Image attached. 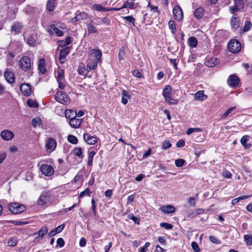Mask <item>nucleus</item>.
Instances as JSON below:
<instances>
[{
  "label": "nucleus",
  "mask_w": 252,
  "mask_h": 252,
  "mask_svg": "<svg viewBox=\"0 0 252 252\" xmlns=\"http://www.w3.org/2000/svg\"><path fill=\"white\" fill-rule=\"evenodd\" d=\"M101 56L102 54L99 50H91L89 54V59L87 62V65L84 69L86 71L95 69L97 67L98 63L101 60Z\"/></svg>",
  "instance_id": "obj_1"
},
{
  "label": "nucleus",
  "mask_w": 252,
  "mask_h": 252,
  "mask_svg": "<svg viewBox=\"0 0 252 252\" xmlns=\"http://www.w3.org/2000/svg\"><path fill=\"white\" fill-rule=\"evenodd\" d=\"M9 210L13 214H17L24 212L26 207L18 203H11L8 205Z\"/></svg>",
  "instance_id": "obj_2"
},
{
  "label": "nucleus",
  "mask_w": 252,
  "mask_h": 252,
  "mask_svg": "<svg viewBox=\"0 0 252 252\" xmlns=\"http://www.w3.org/2000/svg\"><path fill=\"white\" fill-rule=\"evenodd\" d=\"M227 48L229 51L236 54L240 51L241 46L240 43L238 40L233 39L229 42Z\"/></svg>",
  "instance_id": "obj_3"
},
{
  "label": "nucleus",
  "mask_w": 252,
  "mask_h": 252,
  "mask_svg": "<svg viewBox=\"0 0 252 252\" xmlns=\"http://www.w3.org/2000/svg\"><path fill=\"white\" fill-rule=\"evenodd\" d=\"M55 99L58 102L63 105H67L70 102L69 97L61 91H59L56 93Z\"/></svg>",
  "instance_id": "obj_4"
},
{
  "label": "nucleus",
  "mask_w": 252,
  "mask_h": 252,
  "mask_svg": "<svg viewBox=\"0 0 252 252\" xmlns=\"http://www.w3.org/2000/svg\"><path fill=\"white\" fill-rule=\"evenodd\" d=\"M57 146L56 140L52 138H48L46 140L45 149L48 153H51L54 151Z\"/></svg>",
  "instance_id": "obj_5"
},
{
  "label": "nucleus",
  "mask_w": 252,
  "mask_h": 252,
  "mask_svg": "<svg viewBox=\"0 0 252 252\" xmlns=\"http://www.w3.org/2000/svg\"><path fill=\"white\" fill-rule=\"evenodd\" d=\"M20 65L21 68L25 71L29 70L31 67L30 59L27 56L23 57L20 61Z\"/></svg>",
  "instance_id": "obj_6"
},
{
  "label": "nucleus",
  "mask_w": 252,
  "mask_h": 252,
  "mask_svg": "<svg viewBox=\"0 0 252 252\" xmlns=\"http://www.w3.org/2000/svg\"><path fill=\"white\" fill-rule=\"evenodd\" d=\"M234 6L230 7L229 10L231 13L237 11H242L244 9V2L243 0H234Z\"/></svg>",
  "instance_id": "obj_7"
},
{
  "label": "nucleus",
  "mask_w": 252,
  "mask_h": 252,
  "mask_svg": "<svg viewBox=\"0 0 252 252\" xmlns=\"http://www.w3.org/2000/svg\"><path fill=\"white\" fill-rule=\"evenodd\" d=\"M41 172L46 176H51L54 173L53 167L47 164H43L40 168Z\"/></svg>",
  "instance_id": "obj_8"
},
{
  "label": "nucleus",
  "mask_w": 252,
  "mask_h": 252,
  "mask_svg": "<svg viewBox=\"0 0 252 252\" xmlns=\"http://www.w3.org/2000/svg\"><path fill=\"white\" fill-rule=\"evenodd\" d=\"M50 195L47 192H42L40 195L37 204L40 206H44L48 203L49 201Z\"/></svg>",
  "instance_id": "obj_9"
},
{
  "label": "nucleus",
  "mask_w": 252,
  "mask_h": 252,
  "mask_svg": "<svg viewBox=\"0 0 252 252\" xmlns=\"http://www.w3.org/2000/svg\"><path fill=\"white\" fill-rule=\"evenodd\" d=\"M239 83V78L234 75H230L227 79L228 85L233 88L237 87Z\"/></svg>",
  "instance_id": "obj_10"
},
{
  "label": "nucleus",
  "mask_w": 252,
  "mask_h": 252,
  "mask_svg": "<svg viewBox=\"0 0 252 252\" xmlns=\"http://www.w3.org/2000/svg\"><path fill=\"white\" fill-rule=\"evenodd\" d=\"M173 14L175 19L178 21L181 20L183 17V11L179 6H175L173 9Z\"/></svg>",
  "instance_id": "obj_11"
},
{
  "label": "nucleus",
  "mask_w": 252,
  "mask_h": 252,
  "mask_svg": "<svg viewBox=\"0 0 252 252\" xmlns=\"http://www.w3.org/2000/svg\"><path fill=\"white\" fill-rule=\"evenodd\" d=\"M70 52V47H65L60 51L59 61L61 63H63L65 61L66 56Z\"/></svg>",
  "instance_id": "obj_12"
},
{
  "label": "nucleus",
  "mask_w": 252,
  "mask_h": 252,
  "mask_svg": "<svg viewBox=\"0 0 252 252\" xmlns=\"http://www.w3.org/2000/svg\"><path fill=\"white\" fill-rule=\"evenodd\" d=\"M14 133L9 130H4L1 132L0 136L4 140L8 141L14 137Z\"/></svg>",
  "instance_id": "obj_13"
},
{
  "label": "nucleus",
  "mask_w": 252,
  "mask_h": 252,
  "mask_svg": "<svg viewBox=\"0 0 252 252\" xmlns=\"http://www.w3.org/2000/svg\"><path fill=\"white\" fill-rule=\"evenodd\" d=\"M20 90L22 93L26 96H29L32 93L31 86L29 84L23 83L20 86Z\"/></svg>",
  "instance_id": "obj_14"
},
{
  "label": "nucleus",
  "mask_w": 252,
  "mask_h": 252,
  "mask_svg": "<svg viewBox=\"0 0 252 252\" xmlns=\"http://www.w3.org/2000/svg\"><path fill=\"white\" fill-rule=\"evenodd\" d=\"M4 77L6 81L10 84L13 83L15 82V79L14 73L8 69L5 71Z\"/></svg>",
  "instance_id": "obj_15"
},
{
  "label": "nucleus",
  "mask_w": 252,
  "mask_h": 252,
  "mask_svg": "<svg viewBox=\"0 0 252 252\" xmlns=\"http://www.w3.org/2000/svg\"><path fill=\"white\" fill-rule=\"evenodd\" d=\"M84 139L90 145H93L97 142L96 137L94 136H91L90 134L85 133L84 134Z\"/></svg>",
  "instance_id": "obj_16"
},
{
  "label": "nucleus",
  "mask_w": 252,
  "mask_h": 252,
  "mask_svg": "<svg viewBox=\"0 0 252 252\" xmlns=\"http://www.w3.org/2000/svg\"><path fill=\"white\" fill-rule=\"evenodd\" d=\"M159 210L164 214H170L175 212V209L171 205H163L159 208Z\"/></svg>",
  "instance_id": "obj_17"
},
{
  "label": "nucleus",
  "mask_w": 252,
  "mask_h": 252,
  "mask_svg": "<svg viewBox=\"0 0 252 252\" xmlns=\"http://www.w3.org/2000/svg\"><path fill=\"white\" fill-rule=\"evenodd\" d=\"M231 26L234 29H237L240 26V20L237 15H234L231 19Z\"/></svg>",
  "instance_id": "obj_18"
},
{
  "label": "nucleus",
  "mask_w": 252,
  "mask_h": 252,
  "mask_svg": "<svg viewBox=\"0 0 252 252\" xmlns=\"http://www.w3.org/2000/svg\"><path fill=\"white\" fill-rule=\"evenodd\" d=\"M249 140L250 136L247 135L243 136L241 139V143L244 146V148L246 149H250L252 146L251 144L247 143V142H248Z\"/></svg>",
  "instance_id": "obj_19"
},
{
  "label": "nucleus",
  "mask_w": 252,
  "mask_h": 252,
  "mask_svg": "<svg viewBox=\"0 0 252 252\" xmlns=\"http://www.w3.org/2000/svg\"><path fill=\"white\" fill-rule=\"evenodd\" d=\"M81 123V119L77 118L76 117H74L69 121V124L70 126L73 128L79 127Z\"/></svg>",
  "instance_id": "obj_20"
},
{
  "label": "nucleus",
  "mask_w": 252,
  "mask_h": 252,
  "mask_svg": "<svg viewBox=\"0 0 252 252\" xmlns=\"http://www.w3.org/2000/svg\"><path fill=\"white\" fill-rule=\"evenodd\" d=\"M64 225L63 224L60 225L57 227L53 229L52 231H51L49 234L48 236L49 237H52L55 236L56 234L59 233L61 232L64 228Z\"/></svg>",
  "instance_id": "obj_21"
},
{
  "label": "nucleus",
  "mask_w": 252,
  "mask_h": 252,
  "mask_svg": "<svg viewBox=\"0 0 252 252\" xmlns=\"http://www.w3.org/2000/svg\"><path fill=\"white\" fill-rule=\"evenodd\" d=\"M122 103L123 104H126L128 102V99L130 98V94L126 90H123L122 91Z\"/></svg>",
  "instance_id": "obj_22"
},
{
  "label": "nucleus",
  "mask_w": 252,
  "mask_h": 252,
  "mask_svg": "<svg viewBox=\"0 0 252 252\" xmlns=\"http://www.w3.org/2000/svg\"><path fill=\"white\" fill-rule=\"evenodd\" d=\"M194 97L196 100L200 101L204 100L207 98V96L204 94L203 91H198L195 93Z\"/></svg>",
  "instance_id": "obj_23"
},
{
  "label": "nucleus",
  "mask_w": 252,
  "mask_h": 252,
  "mask_svg": "<svg viewBox=\"0 0 252 252\" xmlns=\"http://www.w3.org/2000/svg\"><path fill=\"white\" fill-rule=\"evenodd\" d=\"M165 100L170 105H176L178 103V100L172 97V94H169L164 97Z\"/></svg>",
  "instance_id": "obj_24"
},
{
  "label": "nucleus",
  "mask_w": 252,
  "mask_h": 252,
  "mask_svg": "<svg viewBox=\"0 0 252 252\" xmlns=\"http://www.w3.org/2000/svg\"><path fill=\"white\" fill-rule=\"evenodd\" d=\"M50 29V30H48L49 32H51V30H52L53 32H55L57 36H62L63 35V32L61 30L57 28L54 24L51 25Z\"/></svg>",
  "instance_id": "obj_25"
},
{
  "label": "nucleus",
  "mask_w": 252,
  "mask_h": 252,
  "mask_svg": "<svg viewBox=\"0 0 252 252\" xmlns=\"http://www.w3.org/2000/svg\"><path fill=\"white\" fill-rule=\"evenodd\" d=\"M38 69L40 72L44 74L46 72L45 69V61L43 59H41L39 61Z\"/></svg>",
  "instance_id": "obj_26"
},
{
  "label": "nucleus",
  "mask_w": 252,
  "mask_h": 252,
  "mask_svg": "<svg viewBox=\"0 0 252 252\" xmlns=\"http://www.w3.org/2000/svg\"><path fill=\"white\" fill-rule=\"evenodd\" d=\"M64 115L66 118L71 120L74 117H76V112L70 110H66Z\"/></svg>",
  "instance_id": "obj_27"
},
{
  "label": "nucleus",
  "mask_w": 252,
  "mask_h": 252,
  "mask_svg": "<svg viewBox=\"0 0 252 252\" xmlns=\"http://www.w3.org/2000/svg\"><path fill=\"white\" fill-rule=\"evenodd\" d=\"M204 14V9L203 7H199L197 8L194 12V16L198 19L202 17Z\"/></svg>",
  "instance_id": "obj_28"
},
{
  "label": "nucleus",
  "mask_w": 252,
  "mask_h": 252,
  "mask_svg": "<svg viewBox=\"0 0 252 252\" xmlns=\"http://www.w3.org/2000/svg\"><path fill=\"white\" fill-rule=\"evenodd\" d=\"M244 241L247 246L252 245V234H246L244 236Z\"/></svg>",
  "instance_id": "obj_29"
},
{
  "label": "nucleus",
  "mask_w": 252,
  "mask_h": 252,
  "mask_svg": "<svg viewBox=\"0 0 252 252\" xmlns=\"http://www.w3.org/2000/svg\"><path fill=\"white\" fill-rule=\"evenodd\" d=\"M172 89L170 86L166 85L162 90V95L163 97H165L169 94H172Z\"/></svg>",
  "instance_id": "obj_30"
},
{
  "label": "nucleus",
  "mask_w": 252,
  "mask_h": 252,
  "mask_svg": "<svg viewBox=\"0 0 252 252\" xmlns=\"http://www.w3.org/2000/svg\"><path fill=\"white\" fill-rule=\"evenodd\" d=\"M189 45L192 48L196 47L197 45V40L196 38L194 37H190L188 40Z\"/></svg>",
  "instance_id": "obj_31"
},
{
  "label": "nucleus",
  "mask_w": 252,
  "mask_h": 252,
  "mask_svg": "<svg viewBox=\"0 0 252 252\" xmlns=\"http://www.w3.org/2000/svg\"><path fill=\"white\" fill-rule=\"evenodd\" d=\"M218 63V60L217 59H211L210 60H207L205 64L206 66L212 67L216 65Z\"/></svg>",
  "instance_id": "obj_32"
},
{
  "label": "nucleus",
  "mask_w": 252,
  "mask_h": 252,
  "mask_svg": "<svg viewBox=\"0 0 252 252\" xmlns=\"http://www.w3.org/2000/svg\"><path fill=\"white\" fill-rule=\"evenodd\" d=\"M92 7L94 9L97 11H108V8H104L98 4H94Z\"/></svg>",
  "instance_id": "obj_33"
},
{
  "label": "nucleus",
  "mask_w": 252,
  "mask_h": 252,
  "mask_svg": "<svg viewBox=\"0 0 252 252\" xmlns=\"http://www.w3.org/2000/svg\"><path fill=\"white\" fill-rule=\"evenodd\" d=\"M56 0H48L47 3V8L49 11H53L55 6Z\"/></svg>",
  "instance_id": "obj_34"
},
{
  "label": "nucleus",
  "mask_w": 252,
  "mask_h": 252,
  "mask_svg": "<svg viewBox=\"0 0 252 252\" xmlns=\"http://www.w3.org/2000/svg\"><path fill=\"white\" fill-rule=\"evenodd\" d=\"M21 26L19 23H15L11 27V31L15 33H19L21 28Z\"/></svg>",
  "instance_id": "obj_35"
},
{
  "label": "nucleus",
  "mask_w": 252,
  "mask_h": 252,
  "mask_svg": "<svg viewBox=\"0 0 252 252\" xmlns=\"http://www.w3.org/2000/svg\"><path fill=\"white\" fill-rule=\"evenodd\" d=\"M88 32L89 34L95 33L97 32V29L95 26L92 24H88L87 25Z\"/></svg>",
  "instance_id": "obj_36"
},
{
  "label": "nucleus",
  "mask_w": 252,
  "mask_h": 252,
  "mask_svg": "<svg viewBox=\"0 0 252 252\" xmlns=\"http://www.w3.org/2000/svg\"><path fill=\"white\" fill-rule=\"evenodd\" d=\"M64 71L62 69H59L58 70V76L57 77V81H62L64 80Z\"/></svg>",
  "instance_id": "obj_37"
},
{
  "label": "nucleus",
  "mask_w": 252,
  "mask_h": 252,
  "mask_svg": "<svg viewBox=\"0 0 252 252\" xmlns=\"http://www.w3.org/2000/svg\"><path fill=\"white\" fill-rule=\"evenodd\" d=\"M95 155V152L94 151H90L89 153L88 165L92 166L93 164V160L94 156Z\"/></svg>",
  "instance_id": "obj_38"
},
{
  "label": "nucleus",
  "mask_w": 252,
  "mask_h": 252,
  "mask_svg": "<svg viewBox=\"0 0 252 252\" xmlns=\"http://www.w3.org/2000/svg\"><path fill=\"white\" fill-rule=\"evenodd\" d=\"M168 25L169 29L171 31V32L174 34L176 31L174 22L173 20H170L168 22Z\"/></svg>",
  "instance_id": "obj_39"
},
{
  "label": "nucleus",
  "mask_w": 252,
  "mask_h": 252,
  "mask_svg": "<svg viewBox=\"0 0 252 252\" xmlns=\"http://www.w3.org/2000/svg\"><path fill=\"white\" fill-rule=\"evenodd\" d=\"M48 232V228L46 226L42 227L38 232V237H43Z\"/></svg>",
  "instance_id": "obj_40"
},
{
  "label": "nucleus",
  "mask_w": 252,
  "mask_h": 252,
  "mask_svg": "<svg viewBox=\"0 0 252 252\" xmlns=\"http://www.w3.org/2000/svg\"><path fill=\"white\" fill-rule=\"evenodd\" d=\"M17 244V240L16 237H12L7 242V245L9 247H14Z\"/></svg>",
  "instance_id": "obj_41"
},
{
  "label": "nucleus",
  "mask_w": 252,
  "mask_h": 252,
  "mask_svg": "<svg viewBox=\"0 0 252 252\" xmlns=\"http://www.w3.org/2000/svg\"><path fill=\"white\" fill-rule=\"evenodd\" d=\"M67 139H68V141H69V142H70L73 144H76L78 142V139H77V137L72 135H68Z\"/></svg>",
  "instance_id": "obj_42"
},
{
  "label": "nucleus",
  "mask_w": 252,
  "mask_h": 252,
  "mask_svg": "<svg viewBox=\"0 0 252 252\" xmlns=\"http://www.w3.org/2000/svg\"><path fill=\"white\" fill-rule=\"evenodd\" d=\"M248 197H249V196H248V195H244V196H241L238 197L236 198L233 199L231 201V204L233 205H235L236 203H237L239 201V200L247 199L248 198Z\"/></svg>",
  "instance_id": "obj_43"
},
{
  "label": "nucleus",
  "mask_w": 252,
  "mask_h": 252,
  "mask_svg": "<svg viewBox=\"0 0 252 252\" xmlns=\"http://www.w3.org/2000/svg\"><path fill=\"white\" fill-rule=\"evenodd\" d=\"M202 129L200 128H189L186 132L187 135H190L192 133L194 132H201Z\"/></svg>",
  "instance_id": "obj_44"
},
{
  "label": "nucleus",
  "mask_w": 252,
  "mask_h": 252,
  "mask_svg": "<svg viewBox=\"0 0 252 252\" xmlns=\"http://www.w3.org/2000/svg\"><path fill=\"white\" fill-rule=\"evenodd\" d=\"M27 42L31 46H34L35 45V39L32 36H30L27 39Z\"/></svg>",
  "instance_id": "obj_45"
},
{
  "label": "nucleus",
  "mask_w": 252,
  "mask_h": 252,
  "mask_svg": "<svg viewBox=\"0 0 252 252\" xmlns=\"http://www.w3.org/2000/svg\"><path fill=\"white\" fill-rule=\"evenodd\" d=\"M41 119L39 117L35 118L32 120V124L34 127L39 126L41 124Z\"/></svg>",
  "instance_id": "obj_46"
},
{
  "label": "nucleus",
  "mask_w": 252,
  "mask_h": 252,
  "mask_svg": "<svg viewBox=\"0 0 252 252\" xmlns=\"http://www.w3.org/2000/svg\"><path fill=\"white\" fill-rule=\"evenodd\" d=\"M27 103V104L30 107H36L38 106L37 102L35 100H34L32 99H30L28 100Z\"/></svg>",
  "instance_id": "obj_47"
},
{
  "label": "nucleus",
  "mask_w": 252,
  "mask_h": 252,
  "mask_svg": "<svg viewBox=\"0 0 252 252\" xmlns=\"http://www.w3.org/2000/svg\"><path fill=\"white\" fill-rule=\"evenodd\" d=\"M74 155L79 157L82 158V150L80 148H75L73 150Z\"/></svg>",
  "instance_id": "obj_48"
},
{
  "label": "nucleus",
  "mask_w": 252,
  "mask_h": 252,
  "mask_svg": "<svg viewBox=\"0 0 252 252\" xmlns=\"http://www.w3.org/2000/svg\"><path fill=\"white\" fill-rule=\"evenodd\" d=\"M252 27V24L250 21H246L245 23L244 26L243 27V31L244 32H247L251 29Z\"/></svg>",
  "instance_id": "obj_49"
},
{
  "label": "nucleus",
  "mask_w": 252,
  "mask_h": 252,
  "mask_svg": "<svg viewBox=\"0 0 252 252\" xmlns=\"http://www.w3.org/2000/svg\"><path fill=\"white\" fill-rule=\"evenodd\" d=\"M160 226L161 227H163L167 230L171 229L173 227V226L172 224L167 223V222L160 223Z\"/></svg>",
  "instance_id": "obj_50"
},
{
  "label": "nucleus",
  "mask_w": 252,
  "mask_h": 252,
  "mask_svg": "<svg viewBox=\"0 0 252 252\" xmlns=\"http://www.w3.org/2000/svg\"><path fill=\"white\" fill-rule=\"evenodd\" d=\"M127 8L133 9L134 8V0H127L126 1Z\"/></svg>",
  "instance_id": "obj_51"
},
{
  "label": "nucleus",
  "mask_w": 252,
  "mask_h": 252,
  "mask_svg": "<svg viewBox=\"0 0 252 252\" xmlns=\"http://www.w3.org/2000/svg\"><path fill=\"white\" fill-rule=\"evenodd\" d=\"M185 160L183 159H177L175 161V164L177 167H182L184 165Z\"/></svg>",
  "instance_id": "obj_52"
},
{
  "label": "nucleus",
  "mask_w": 252,
  "mask_h": 252,
  "mask_svg": "<svg viewBox=\"0 0 252 252\" xmlns=\"http://www.w3.org/2000/svg\"><path fill=\"white\" fill-rule=\"evenodd\" d=\"M77 15L78 17H79V20L86 19L88 18V14L85 12H79Z\"/></svg>",
  "instance_id": "obj_53"
},
{
  "label": "nucleus",
  "mask_w": 252,
  "mask_h": 252,
  "mask_svg": "<svg viewBox=\"0 0 252 252\" xmlns=\"http://www.w3.org/2000/svg\"><path fill=\"white\" fill-rule=\"evenodd\" d=\"M128 217L129 219L132 220L135 222V223L137 224L139 223V219L134 216L133 214H129L128 216Z\"/></svg>",
  "instance_id": "obj_54"
},
{
  "label": "nucleus",
  "mask_w": 252,
  "mask_h": 252,
  "mask_svg": "<svg viewBox=\"0 0 252 252\" xmlns=\"http://www.w3.org/2000/svg\"><path fill=\"white\" fill-rule=\"evenodd\" d=\"M235 109V107H232L230 108H229L222 116V119H225L227 116L232 112L233 110H234Z\"/></svg>",
  "instance_id": "obj_55"
},
{
  "label": "nucleus",
  "mask_w": 252,
  "mask_h": 252,
  "mask_svg": "<svg viewBox=\"0 0 252 252\" xmlns=\"http://www.w3.org/2000/svg\"><path fill=\"white\" fill-rule=\"evenodd\" d=\"M171 146V144L169 141H165L162 144V148L163 149L166 150L170 148Z\"/></svg>",
  "instance_id": "obj_56"
},
{
  "label": "nucleus",
  "mask_w": 252,
  "mask_h": 252,
  "mask_svg": "<svg viewBox=\"0 0 252 252\" xmlns=\"http://www.w3.org/2000/svg\"><path fill=\"white\" fill-rule=\"evenodd\" d=\"M191 247L192 249L195 252H200V249L199 248V246L198 245V244L195 242H192L191 243Z\"/></svg>",
  "instance_id": "obj_57"
},
{
  "label": "nucleus",
  "mask_w": 252,
  "mask_h": 252,
  "mask_svg": "<svg viewBox=\"0 0 252 252\" xmlns=\"http://www.w3.org/2000/svg\"><path fill=\"white\" fill-rule=\"evenodd\" d=\"M87 195L90 196L91 195V192L88 188H86L83 191H82L79 197H83L84 195Z\"/></svg>",
  "instance_id": "obj_58"
},
{
  "label": "nucleus",
  "mask_w": 252,
  "mask_h": 252,
  "mask_svg": "<svg viewBox=\"0 0 252 252\" xmlns=\"http://www.w3.org/2000/svg\"><path fill=\"white\" fill-rule=\"evenodd\" d=\"M188 203L192 206L195 205V199L194 197H190L188 199Z\"/></svg>",
  "instance_id": "obj_59"
},
{
  "label": "nucleus",
  "mask_w": 252,
  "mask_h": 252,
  "mask_svg": "<svg viewBox=\"0 0 252 252\" xmlns=\"http://www.w3.org/2000/svg\"><path fill=\"white\" fill-rule=\"evenodd\" d=\"M124 19L126 20L127 21L132 23L133 25H134L135 19L132 16H127L123 17Z\"/></svg>",
  "instance_id": "obj_60"
},
{
  "label": "nucleus",
  "mask_w": 252,
  "mask_h": 252,
  "mask_svg": "<svg viewBox=\"0 0 252 252\" xmlns=\"http://www.w3.org/2000/svg\"><path fill=\"white\" fill-rule=\"evenodd\" d=\"M57 244L60 248H62L64 245V240L62 238H58L57 241Z\"/></svg>",
  "instance_id": "obj_61"
},
{
  "label": "nucleus",
  "mask_w": 252,
  "mask_h": 252,
  "mask_svg": "<svg viewBox=\"0 0 252 252\" xmlns=\"http://www.w3.org/2000/svg\"><path fill=\"white\" fill-rule=\"evenodd\" d=\"M7 154L5 152H2L0 153V164L2 163L6 157Z\"/></svg>",
  "instance_id": "obj_62"
},
{
  "label": "nucleus",
  "mask_w": 252,
  "mask_h": 252,
  "mask_svg": "<svg viewBox=\"0 0 252 252\" xmlns=\"http://www.w3.org/2000/svg\"><path fill=\"white\" fill-rule=\"evenodd\" d=\"M132 74L134 76L137 77V78H141L142 77V74L140 72V71L138 70H133Z\"/></svg>",
  "instance_id": "obj_63"
},
{
  "label": "nucleus",
  "mask_w": 252,
  "mask_h": 252,
  "mask_svg": "<svg viewBox=\"0 0 252 252\" xmlns=\"http://www.w3.org/2000/svg\"><path fill=\"white\" fill-rule=\"evenodd\" d=\"M86 240L84 237H82L79 241V245L81 247H84L86 246Z\"/></svg>",
  "instance_id": "obj_64"
}]
</instances>
